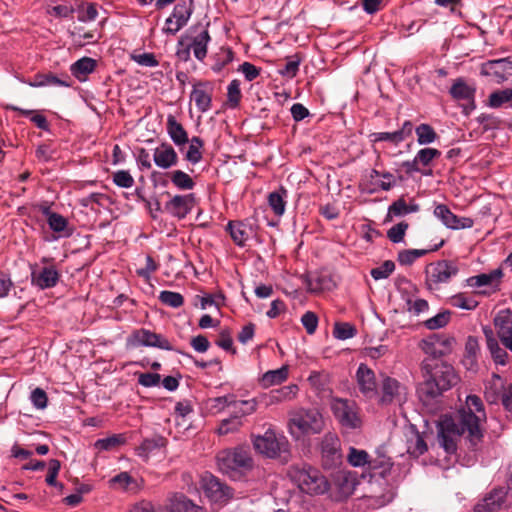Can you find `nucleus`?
Returning <instances> with one entry per match:
<instances>
[{"label":"nucleus","instance_id":"1","mask_svg":"<svg viewBox=\"0 0 512 512\" xmlns=\"http://www.w3.org/2000/svg\"><path fill=\"white\" fill-rule=\"evenodd\" d=\"M487 416L481 398L468 395L465 403L453 415H444L438 425V442L447 454H454L462 435L471 449H476L483 438V424Z\"/></svg>","mask_w":512,"mask_h":512},{"label":"nucleus","instance_id":"2","mask_svg":"<svg viewBox=\"0 0 512 512\" xmlns=\"http://www.w3.org/2000/svg\"><path fill=\"white\" fill-rule=\"evenodd\" d=\"M323 427V416L316 408H297L289 412V432L297 440L306 435L319 434Z\"/></svg>","mask_w":512,"mask_h":512},{"label":"nucleus","instance_id":"3","mask_svg":"<svg viewBox=\"0 0 512 512\" xmlns=\"http://www.w3.org/2000/svg\"><path fill=\"white\" fill-rule=\"evenodd\" d=\"M219 470L233 480H239L253 467V460L249 451L238 447L232 450H223L217 455Z\"/></svg>","mask_w":512,"mask_h":512},{"label":"nucleus","instance_id":"4","mask_svg":"<svg viewBox=\"0 0 512 512\" xmlns=\"http://www.w3.org/2000/svg\"><path fill=\"white\" fill-rule=\"evenodd\" d=\"M289 475L299 489L310 495L323 494L329 489V483L322 473L309 465L293 466Z\"/></svg>","mask_w":512,"mask_h":512},{"label":"nucleus","instance_id":"5","mask_svg":"<svg viewBox=\"0 0 512 512\" xmlns=\"http://www.w3.org/2000/svg\"><path fill=\"white\" fill-rule=\"evenodd\" d=\"M330 407L341 426L348 430L358 429L362 425L357 404L348 399L333 398Z\"/></svg>","mask_w":512,"mask_h":512},{"label":"nucleus","instance_id":"6","mask_svg":"<svg viewBox=\"0 0 512 512\" xmlns=\"http://www.w3.org/2000/svg\"><path fill=\"white\" fill-rule=\"evenodd\" d=\"M458 271L457 265L451 261L441 260L430 263L425 270L428 289H438L440 284L448 283Z\"/></svg>","mask_w":512,"mask_h":512},{"label":"nucleus","instance_id":"7","mask_svg":"<svg viewBox=\"0 0 512 512\" xmlns=\"http://www.w3.org/2000/svg\"><path fill=\"white\" fill-rule=\"evenodd\" d=\"M287 444L284 437L278 438L271 429H268L264 435L256 436L253 440L255 450L268 458L278 457L282 451L286 450Z\"/></svg>","mask_w":512,"mask_h":512},{"label":"nucleus","instance_id":"8","mask_svg":"<svg viewBox=\"0 0 512 512\" xmlns=\"http://www.w3.org/2000/svg\"><path fill=\"white\" fill-rule=\"evenodd\" d=\"M380 394L379 402L382 405H389L392 403H404L407 400L408 392L406 386L397 379L382 375Z\"/></svg>","mask_w":512,"mask_h":512},{"label":"nucleus","instance_id":"9","mask_svg":"<svg viewBox=\"0 0 512 512\" xmlns=\"http://www.w3.org/2000/svg\"><path fill=\"white\" fill-rule=\"evenodd\" d=\"M127 346L132 348L140 346L156 347L168 351L172 350V346L166 338L144 328L135 330L131 333L127 338Z\"/></svg>","mask_w":512,"mask_h":512},{"label":"nucleus","instance_id":"10","mask_svg":"<svg viewBox=\"0 0 512 512\" xmlns=\"http://www.w3.org/2000/svg\"><path fill=\"white\" fill-rule=\"evenodd\" d=\"M201 487L205 495L215 503H225L233 497L232 489L210 473L202 476Z\"/></svg>","mask_w":512,"mask_h":512},{"label":"nucleus","instance_id":"11","mask_svg":"<svg viewBox=\"0 0 512 512\" xmlns=\"http://www.w3.org/2000/svg\"><path fill=\"white\" fill-rule=\"evenodd\" d=\"M454 338L443 334H432L420 342L423 352L433 358L449 354L453 349Z\"/></svg>","mask_w":512,"mask_h":512},{"label":"nucleus","instance_id":"12","mask_svg":"<svg viewBox=\"0 0 512 512\" xmlns=\"http://www.w3.org/2000/svg\"><path fill=\"white\" fill-rule=\"evenodd\" d=\"M481 74L491 76L500 84L512 77V60L510 58H501L488 60L481 66Z\"/></svg>","mask_w":512,"mask_h":512},{"label":"nucleus","instance_id":"13","mask_svg":"<svg viewBox=\"0 0 512 512\" xmlns=\"http://www.w3.org/2000/svg\"><path fill=\"white\" fill-rule=\"evenodd\" d=\"M434 215L449 229H467L474 225L472 218L458 217L444 204H438L435 206Z\"/></svg>","mask_w":512,"mask_h":512},{"label":"nucleus","instance_id":"14","mask_svg":"<svg viewBox=\"0 0 512 512\" xmlns=\"http://www.w3.org/2000/svg\"><path fill=\"white\" fill-rule=\"evenodd\" d=\"M347 461L353 467H364L366 465L370 469L383 467V471L381 473H384L391 468V463L388 460H381L380 462L377 460H371L369 454L365 450L354 447L349 448Z\"/></svg>","mask_w":512,"mask_h":512},{"label":"nucleus","instance_id":"15","mask_svg":"<svg viewBox=\"0 0 512 512\" xmlns=\"http://www.w3.org/2000/svg\"><path fill=\"white\" fill-rule=\"evenodd\" d=\"M298 391V385L289 384L278 389L271 390L269 393L260 395V401L267 407L282 402L292 401L296 398Z\"/></svg>","mask_w":512,"mask_h":512},{"label":"nucleus","instance_id":"16","mask_svg":"<svg viewBox=\"0 0 512 512\" xmlns=\"http://www.w3.org/2000/svg\"><path fill=\"white\" fill-rule=\"evenodd\" d=\"M59 281V273L55 266H46L40 269L33 268L31 271V283L41 290L52 288Z\"/></svg>","mask_w":512,"mask_h":512},{"label":"nucleus","instance_id":"17","mask_svg":"<svg viewBox=\"0 0 512 512\" xmlns=\"http://www.w3.org/2000/svg\"><path fill=\"white\" fill-rule=\"evenodd\" d=\"M357 384L361 393L372 398L377 394L375 373L365 364H360L356 372Z\"/></svg>","mask_w":512,"mask_h":512},{"label":"nucleus","instance_id":"18","mask_svg":"<svg viewBox=\"0 0 512 512\" xmlns=\"http://www.w3.org/2000/svg\"><path fill=\"white\" fill-rule=\"evenodd\" d=\"M497 336L505 346L512 351V313L501 311L494 319Z\"/></svg>","mask_w":512,"mask_h":512},{"label":"nucleus","instance_id":"19","mask_svg":"<svg viewBox=\"0 0 512 512\" xmlns=\"http://www.w3.org/2000/svg\"><path fill=\"white\" fill-rule=\"evenodd\" d=\"M226 231L239 247L245 246L246 242L255 234L253 225L248 221H229Z\"/></svg>","mask_w":512,"mask_h":512},{"label":"nucleus","instance_id":"20","mask_svg":"<svg viewBox=\"0 0 512 512\" xmlns=\"http://www.w3.org/2000/svg\"><path fill=\"white\" fill-rule=\"evenodd\" d=\"M508 491L504 487L491 491L481 502L474 507L475 512H498L504 504Z\"/></svg>","mask_w":512,"mask_h":512},{"label":"nucleus","instance_id":"21","mask_svg":"<svg viewBox=\"0 0 512 512\" xmlns=\"http://www.w3.org/2000/svg\"><path fill=\"white\" fill-rule=\"evenodd\" d=\"M413 125L410 121H405L399 130L393 132H375L370 135L372 142L388 141L394 145L406 140L412 135Z\"/></svg>","mask_w":512,"mask_h":512},{"label":"nucleus","instance_id":"22","mask_svg":"<svg viewBox=\"0 0 512 512\" xmlns=\"http://www.w3.org/2000/svg\"><path fill=\"white\" fill-rule=\"evenodd\" d=\"M153 161L161 169H169L178 163L175 149L168 143H162L153 151Z\"/></svg>","mask_w":512,"mask_h":512},{"label":"nucleus","instance_id":"23","mask_svg":"<svg viewBox=\"0 0 512 512\" xmlns=\"http://www.w3.org/2000/svg\"><path fill=\"white\" fill-rule=\"evenodd\" d=\"M194 204L193 194L175 195L165 205V209L173 216L182 219L191 211Z\"/></svg>","mask_w":512,"mask_h":512},{"label":"nucleus","instance_id":"24","mask_svg":"<svg viewBox=\"0 0 512 512\" xmlns=\"http://www.w3.org/2000/svg\"><path fill=\"white\" fill-rule=\"evenodd\" d=\"M422 371L425 380L419 386V393L432 398L441 394L443 390L439 385V380L431 373V366L426 361L422 363Z\"/></svg>","mask_w":512,"mask_h":512},{"label":"nucleus","instance_id":"25","mask_svg":"<svg viewBox=\"0 0 512 512\" xmlns=\"http://www.w3.org/2000/svg\"><path fill=\"white\" fill-rule=\"evenodd\" d=\"M166 130L170 139L176 146L181 147L189 142L187 131L172 114L167 116Z\"/></svg>","mask_w":512,"mask_h":512},{"label":"nucleus","instance_id":"26","mask_svg":"<svg viewBox=\"0 0 512 512\" xmlns=\"http://www.w3.org/2000/svg\"><path fill=\"white\" fill-rule=\"evenodd\" d=\"M502 277V271L495 269L489 273H482L467 278L466 285L471 288L493 287L496 286Z\"/></svg>","mask_w":512,"mask_h":512},{"label":"nucleus","instance_id":"27","mask_svg":"<svg viewBox=\"0 0 512 512\" xmlns=\"http://www.w3.org/2000/svg\"><path fill=\"white\" fill-rule=\"evenodd\" d=\"M205 86L206 84L201 82L195 84L190 96L191 100L195 102L197 109L202 113L210 110L212 102L211 93L205 89Z\"/></svg>","mask_w":512,"mask_h":512},{"label":"nucleus","instance_id":"28","mask_svg":"<svg viewBox=\"0 0 512 512\" xmlns=\"http://www.w3.org/2000/svg\"><path fill=\"white\" fill-rule=\"evenodd\" d=\"M435 376L439 380V385L443 391L449 390L459 381V377L454 368L446 363H442L437 367Z\"/></svg>","mask_w":512,"mask_h":512},{"label":"nucleus","instance_id":"29","mask_svg":"<svg viewBox=\"0 0 512 512\" xmlns=\"http://www.w3.org/2000/svg\"><path fill=\"white\" fill-rule=\"evenodd\" d=\"M322 456L331 462L340 459V442L336 435L326 434L321 442Z\"/></svg>","mask_w":512,"mask_h":512},{"label":"nucleus","instance_id":"30","mask_svg":"<svg viewBox=\"0 0 512 512\" xmlns=\"http://www.w3.org/2000/svg\"><path fill=\"white\" fill-rule=\"evenodd\" d=\"M169 512H203V509L194 504L183 494H175L169 500Z\"/></svg>","mask_w":512,"mask_h":512},{"label":"nucleus","instance_id":"31","mask_svg":"<svg viewBox=\"0 0 512 512\" xmlns=\"http://www.w3.org/2000/svg\"><path fill=\"white\" fill-rule=\"evenodd\" d=\"M210 40L211 38L207 29H202L197 35L191 38L189 46H191L195 58L199 61H203L206 57Z\"/></svg>","mask_w":512,"mask_h":512},{"label":"nucleus","instance_id":"32","mask_svg":"<svg viewBox=\"0 0 512 512\" xmlns=\"http://www.w3.org/2000/svg\"><path fill=\"white\" fill-rule=\"evenodd\" d=\"M287 194V190L281 187L268 195L269 207L277 217H281L285 213Z\"/></svg>","mask_w":512,"mask_h":512},{"label":"nucleus","instance_id":"33","mask_svg":"<svg viewBox=\"0 0 512 512\" xmlns=\"http://www.w3.org/2000/svg\"><path fill=\"white\" fill-rule=\"evenodd\" d=\"M288 378L287 366H282L275 370L265 372L259 380L263 388H269L274 385L283 383Z\"/></svg>","mask_w":512,"mask_h":512},{"label":"nucleus","instance_id":"34","mask_svg":"<svg viewBox=\"0 0 512 512\" xmlns=\"http://www.w3.org/2000/svg\"><path fill=\"white\" fill-rule=\"evenodd\" d=\"M451 96L456 100L473 101L475 88L468 85L464 79L458 78L450 88Z\"/></svg>","mask_w":512,"mask_h":512},{"label":"nucleus","instance_id":"35","mask_svg":"<svg viewBox=\"0 0 512 512\" xmlns=\"http://www.w3.org/2000/svg\"><path fill=\"white\" fill-rule=\"evenodd\" d=\"M96 60L83 57L71 65V73L79 80H84L88 74H91L96 68Z\"/></svg>","mask_w":512,"mask_h":512},{"label":"nucleus","instance_id":"36","mask_svg":"<svg viewBox=\"0 0 512 512\" xmlns=\"http://www.w3.org/2000/svg\"><path fill=\"white\" fill-rule=\"evenodd\" d=\"M194 10V0H179L175 5L172 15L183 27L188 23Z\"/></svg>","mask_w":512,"mask_h":512},{"label":"nucleus","instance_id":"37","mask_svg":"<svg viewBox=\"0 0 512 512\" xmlns=\"http://www.w3.org/2000/svg\"><path fill=\"white\" fill-rule=\"evenodd\" d=\"M164 443H165V439L161 436H155V437H152V438H147V439H144L142 441V443L140 444V446L137 448V455L144 458V459H148L149 458V455L159 449L160 447L164 446Z\"/></svg>","mask_w":512,"mask_h":512},{"label":"nucleus","instance_id":"38","mask_svg":"<svg viewBox=\"0 0 512 512\" xmlns=\"http://www.w3.org/2000/svg\"><path fill=\"white\" fill-rule=\"evenodd\" d=\"M494 380L490 382L485 389V399L490 404H495L501 400L502 393L505 390L501 378L498 375H494Z\"/></svg>","mask_w":512,"mask_h":512},{"label":"nucleus","instance_id":"39","mask_svg":"<svg viewBox=\"0 0 512 512\" xmlns=\"http://www.w3.org/2000/svg\"><path fill=\"white\" fill-rule=\"evenodd\" d=\"M125 443V436L123 434H114L107 438L98 439L94 443V448L97 451H111Z\"/></svg>","mask_w":512,"mask_h":512},{"label":"nucleus","instance_id":"40","mask_svg":"<svg viewBox=\"0 0 512 512\" xmlns=\"http://www.w3.org/2000/svg\"><path fill=\"white\" fill-rule=\"evenodd\" d=\"M487 347L492 359L498 365L505 366L508 363V353L501 348L499 343L493 337H487Z\"/></svg>","mask_w":512,"mask_h":512},{"label":"nucleus","instance_id":"41","mask_svg":"<svg viewBox=\"0 0 512 512\" xmlns=\"http://www.w3.org/2000/svg\"><path fill=\"white\" fill-rule=\"evenodd\" d=\"M170 180L180 190H192L195 182L189 174L182 170H174L170 173Z\"/></svg>","mask_w":512,"mask_h":512},{"label":"nucleus","instance_id":"42","mask_svg":"<svg viewBox=\"0 0 512 512\" xmlns=\"http://www.w3.org/2000/svg\"><path fill=\"white\" fill-rule=\"evenodd\" d=\"M512 101V88L495 91L490 94L488 104L491 108H499Z\"/></svg>","mask_w":512,"mask_h":512},{"label":"nucleus","instance_id":"43","mask_svg":"<svg viewBox=\"0 0 512 512\" xmlns=\"http://www.w3.org/2000/svg\"><path fill=\"white\" fill-rule=\"evenodd\" d=\"M415 133L417 135V142L420 145H427L433 143L437 139V134L434 129L428 124H420L416 127Z\"/></svg>","mask_w":512,"mask_h":512},{"label":"nucleus","instance_id":"44","mask_svg":"<svg viewBox=\"0 0 512 512\" xmlns=\"http://www.w3.org/2000/svg\"><path fill=\"white\" fill-rule=\"evenodd\" d=\"M258 404H262L260 401V396L257 398L233 402L235 412L240 414L241 416L250 415L254 413L257 409Z\"/></svg>","mask_w":512,"mask_h":512},{"label":"nucleus","instance_id":"45","mask_svg":"<svg viewBox=\"0 0 512 512\" xmlns=\"http://www.w3.org/2000/svg\"><path fill=\"white\" fill-rule=\"evenodd\" d=\"M451 318V312L449 310H444L436 314L435 316L427 319L424 322V325L429 330H437L445 327Z\"/></svg>","mask_w":512,"mask_h":512},{"label":"nucleus","instance_id":"46","mask_svg":"<svg viewBox=\"0 0 512 512\" xmlns=\"http://www.w3.org/2000/svg\"><path fill=\"white\" fill-rule=\"evenodd\" d=\"M450 304L453 307L471 311L476 309L479 303L464 293H458L450 298Z\"/></svg>","mask_w":512,"mask_h":512},{"label":"nucleus","instance_id":"47","mask_svg":"<svg viewBox=\"0 0 512 512\" xmlns=\"http://www.w3.org/2000/svg\"><path fill=\"white\" fill-rule=\"evenodd\" d=\"M427 451V444L424 439L419 435L415 434L411 439L407 442V452L414 456L419 457L423 455Z\"/></svg>","mask_w":512,"mask_h":512},{"label":"nucleus","instance_id":"48","mask_svg":"<svg viewBox=\"0 0 512 512\" xmlns=\"http://www.w3.org/2000/svg\"><path fill=\"white\" fill-rule=\"evenodd\" d=\"M159 300L172 308H179L184 303V298L180 293L168 290L160 292Z\"/></svg>","mask_w":512,"mask_h":512},{"label":"nucleus","instance_id":"49","mask_svg":"<svg viewBox=\"0 0 512 512\" xmlns=\"http://www.w3.org/2000/svg\"><path fill=\"white\" fill-rule=\"evenodd\" d=\"M441 152L435 148H423L420 149L415 155L419 166L427 167L434 159L440 157Z\"/></svg>","mask_w":512,"mask_h":512},{"label":"nucleus","instance_id":"50","mask_svg":"<svg viewBox=\"0 0 512 512\" xmlns=\"http://www.w3.org/2000/svg\"><path fill=\"white\" fill-rule=\"evenodd\" d=\"M429 251L426 249L403 250L398 254V262L401 265H411L416 259L426 255Z\"/></svg>","mask_w":512,"mask_h":512},{"label":"nucleus","instance_id":"51","mask_svg":"<svg viewBox=\"0 0 512 512\" xmlns=\"http://www.w3.org/2000/svg\"><path fill=\"white\" fill-rule=\"evenodd\" d=\"M76 11L78 13V20L84 23L94 21L98 15L96 6L93 3L87 6H84L82 3L77 7Z\"/></svg>","mask_w":512,"mask_h":512},{"label":"nucleus","instance_id":"52","mask_svg":"<svg viewBox=\"0 0 512 512\" xmlns=\"http://www.w3.org/2000/svg\"><path fill=\"white\" fill-rule=\"evenodd\" d=\"M395 270V264L391 260H387L380 266L371 270V276L374 280H381L388 278Z\"/></svg>","mask_w":512,"mask_h":512},{"label":"nucleus","instance_id":"53","mask_svg":"<svg viewBox=\"0 0 512 512\" xmlns=\"http://www.w3.org/2000/svg\"><path fill=\"white\" fill-rule=\"evenodd\" d=\"M242 425L241 419L239 416H233L228 419L222 420L218 427V433L220 435H226L228 433H232L237 431Z\"/></svg>","mask_w":512,"mask_h":512},{"label":"nucleus","instance_id":"54","mask_svg":"<svg viewBox=\"0 0 512 512\" xmlns=\"http://www.w3.org/2000/svg\"><path fill=\"white\" fill-rule=\"evenodd\" d=\"M113 183L121 188H131L135 181L127 170H118L113 173Z\"/></svg>","mask_w":512,"mask_h":512},{"label":"nucleus","instance_id":"55","mask_svg":"<svg viewBox=\"0 0 512 512\" xmlns=\"http://www.w3.org/2000/svg\"><path fill=\"white\" fill-rule=\"evenodd\" d=\"M356 334V329L349 323H336L333 335L339 340L352 338Z\"/></svg>","mask_w":512,"mask_h":512},{"label":"nucleus","instance_id":"56","mask_svg":"<svg viewBox=\"0 0 512 512\" xmlns=\"http://www.w3.org/2000/svg\"><path fill=\"white\" fill-rule=\"evenodd\" d=\"M130 58L138 65L144 67H156L159 65V62L156 59L155 55L150 52H145L141 54L133 53L131 54Z\"/></svg>","mask_w":512,"mask_h":512},{"label":"nucleus","instance_id":"57","mask_svg":"<svg viewBox=\"0 0 512 512\" xmlns=\"http://www.w3.org/2000/svg\"><path fill=\"white\" fill-rule=\"evenodd\" d=\"M227 97L230 106L235 108L239 105L241 99L240 82L238 80H232L227 88Z\"/></svg>","mask_w":512,"mask_h":512},{"label":"nucleus","instance_id":"58","mask_svg":"<svg viewBox=\"0 0 512 512\" xmlns=\"http://www.w3.org/2000/svg\"><path fill=\"white\" fill-rule=\"evenodd\" d=\"M407 229H408V224L406 222H400V223L392 226L387 231V237L393 243H400L403 241Z\"/></svg>","mask_w":512,"mask_h":512},{"label":"nucleus","instance_id":"59","mask_svg":"<svg viewBox=\"0 0 512 512\" xmlns=\"http://www.w3.org/2000/svg\"><path fill=\"white\" fill-rule=\"evenodd\" d=\"M300 65V59L296 56L289 58L286 63L279 68V73L282 76L293 78L296 76Z\"/></svg>","mask_w":512,"mask_h":512},{"label":"nucleus","instance_id":"60","mask_svg":"<svg viewBox=\"0 0 512 512\" xmlns=\"http://www.w3.org/2000/svg\"><path fill=\"white\" fill-rule=\"evenodd\" d=\"M48 224L54 232H63L67 227V220L60 214L46 211Z\"/></svg>","mask_w":512,"mask_h":512},{"label":"nucleus","instance_id":"61","mask_svg":"<svg viewBox=\"0 0 512 512\" xmlns=\"http://www.w3.org/2000/svg\"><path fill=\"white\" fill-rule=\"evenodd\" d=\"M30 401L36 409L42 410L47 407L48 397L41 388H35L30 395Z\"/></svg>","mask_w":512,"mask_h":512},{"label":"nucleus","instance_id":"62","mask_svg":"<svg viewBox=\"0 0 512 512\" xmlns=\"http://www.w3.org/2000/svg\"><path fill=\"white\" fill-rule=\"evenodd\" d=\"M406 305H407V310L416 316L428 311V309H429V304L424 299H415V300L408 299L406 302Z\"/></svg>","mask_w":512,"mask_h":512},{"label":"nucleus","instance_id":"63","mask_svg":"<svg viewBox=\"0 0 512 512\" xmlns=\"http://www.w3.org/2000/svg\"><path fill=\"white\" fill-rule=\"evenodd\" d=\"M301 323L308 334H313L318 326V318L314 312L307 311L302 315Z\"/></svg>","mask_w":512,"mask_h":512},{"label":"nucleus","instance_id":"64","mask_svg":"<svg viewBox=\"0 0 512 512\" xmlns=\"http://www.w3.org/2000/svg\"><path fill=\"white\" fill-rule=\"evenodd\" d=\"M161 382V376L158 373H140L138 375V383L144 387L158 386Z\"/></svg>","mask_w":512,"mask_h":512}]
</instances>
